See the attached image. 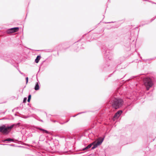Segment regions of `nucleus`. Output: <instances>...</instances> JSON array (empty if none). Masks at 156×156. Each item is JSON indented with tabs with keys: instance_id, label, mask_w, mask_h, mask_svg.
<instances>
[{
	"instance_id": "nucleus-1",
	"label": "nucleus",
	"mask_w": 156,
	"mask_h": 156,
	"mask_svg": "<svg viewBox=\"0 0 156 156\" xmlns=\"http://www.w3.org/2000/svg\"><path fill=\"white\" fill-rule=\"evenodd\" d=\"M112 105L113 107H122L124 103L123 100L121 98H116L112 101Z\"/></svg>"
},
{
	"instance_id": "nucleus-2",
	"label": "nucleus",
	"mask_w": 156,
	"mask_h": 156,
	"mask_svg": "<svg viewBox=\"0 0 156 156\" xmlns=\"http://www.w3.org/2000/svg\"><path fill=\"white\" fill-rule=\"evenodd\" d=\"M144 84L146 87L147 90H148L149 88L153 85V83L151 79L150 78H146L144 80Z\"/></svg>"
},
{
	"instance_id": "nucleus-3",
	"label": "nucleus",
	"mask_w": 156,
	"mask_h": 156,
	"mask_svg": "<svg viewBox=\"0 0 156 156\" xmlns=\"http://www.w3.org/2000/svg\"><path fill=\"white\" fill-rule=\"evenodd\" d=\"M14 125H12L10 126L6 127L5 125L0 126V132L4 134H7L13 128Z\"/></svg>"
},
{
	"instance_id": "nucleus-4",
	"label": "nucleus",
	"mask_w": 156,
	"mask_h": 156,
	"mask_svg": "<svg viewBox=\"0 0 156 156\" xmlns=\"http://www.w3.org/2000/svg\"><path fill=\"white\" fill-rule=\"evenodd\" d=\"M103 139L99 138L97 140V142L94 141L93 143L94 145L92 147V149H93L96 148L98 146L101 144L103 141Z\"/></svg>"
},
{
	"instance_id": "nucleus-5",
	"label": "nucleus",
	"mask_w": 156,
	"mask_h": 156,
	"mask_svg": "<svg viewBox=\"0 0 156 156\" xmlns=\"http://www.w3.org/2000/svg\"><path fill=\"white\" fill-rule=\"evenodd\" d=\"M19 28L18 27H14L8 29L7 32L8 34H10L14 33L17 31L19 30Z\"/></svg>"
},
{
	"instance_id": "nucleus-6",
	"label": "nucleus",
	"mask_w": 156,
	"mask_h": 156,
	"mask_svg": "<svg viewBox=\"0 0 156 156\" xmlns=\"http://www.w3.org/2000/svg\"><path fill=\"white\" fill-rule=\"evenodd\" d=\"M122 111L120 110L117 112L113 118V120H115V119L118 118L120 115L121 114Z\"/></svg>"
},
{
	"instance_id": "nucleus-7",
	"label": "nucleus",
	"mask_w": 156,
	"mask_h": 156,
	"mask_svg": "<svg viewBox=\"0 0 156 156\" xmlns=\"http://www.w3.org/2000/svg\"><path fill=\"white\" fill-rule=\"evenodd\" d=\"M127 98L130 100L132 102L135 100H136V96L134 95H131V96L129 97L127 96Z\"/></svg>"
},
{
	"instance_id": "nucleus-8",
	"label": "nucleus",
	"mask_w": 156,
	"mask_h": 156,
	"mask_svg": "<svg viewBox=\"0 0 156 156\" xmlns=\"http://www.w3.org/2000/svg\"><path fill=\"white\" fill-rule=\"evenodd\" d=\"M40 58L41 56L40 55H38L35 60V62L36 63H38L40 59Z\"/></svg>"
},
{
	"instance_id": "nucleus-9",
	"label": "nucleus",
	"mask_w": 156,
	"mask_h": 156,
	"mask_svg": "<svg viewBox=\"0 0 156 156\" xmlns=\"http://www.w3.org/2000/svg\"><path fill=\"white\" fill-rule=\"evenodd\" d=\"M38 129H39L40 131L42 132L43 133H48L49 132L47 130H45L44 129H42L41 128H38Z\"/></svg>"
},
{
	"instance_id": "nucleus-10",
	"label": "nucleus",
	"mask_w": 156,
	"mask_h": 156,
	"mask_svg": "<svg viewBox=\"0 0 156 156\" xmlns=\"http://www.w3.org/2000/svg\"><path fill=\"white\" fill-rule=\"evenodd\" d=\"M39 89V85L38 83V82H37L36 83L35 86L34 87V89L35 90H38Z\"/></svg>"
},
{
	"instance_id": "nucleus-11",
	"label": "nucleus",
	"mask_w": 156,
	"mask_h": 156,
	"mask_svg": "<svg viewBox=\"0 0 156 156\" xmlns=\"http://www.w3.org/2000/svg\"><path fill=\"white\" fill-rule=\"evenodd\" d=\"M93 145V143L90 144L87 146L86 147L83 149V151L85 150H86L88 149L89 148H90Z\"/></svg>"
},
{
	"instance_id": "nucleus-12",
	"label": "nucleus",
	"mask_w": 156,
	"mask_h": 156,
	"mask_svg": "<svg viewBox=\"0 0 156 156\" xmlns=\"http://www.w3.org/2000/svg\"><path fill=\"white\" fill-rule=\"evenodd\" d=\"M13 140L12 139L8 138L4 140V142L5 141H13Z\"/></svg>"
},
{
	"instance_id": "nucleus-13",
	"label": "nucleus",
	"mask_w": 156,
	"mask_h": 156,
	"mask_svg": "<svg viewBox=\"0 0 156 156\" xmlns=\"http://www.w3.org/2000/svg\"><path fill=\"white\" fill-rule=\"evenodd\" d=\"M27 100V98H24V99H23V102L24 103H25L26 101Z\"/></svg>"
},
{
	"instance_id": "nucleus-14",
	"label": "nucleus",
	"mask_w": 156,
	"mask_h": 156,
	"mask_svg": "<svg viewBox=\"0 0 156 156\" xmlns=\"http://www.w3.org/2000/svg\"><path fill=\"white\" fill-rule=\"evenodd\" d=\"M26 83H28V77H26Z\"/></svg>"
},
{
	"instance_id": "nucleus-15",
	"label": "nucleus",
	"mask_w": 156,
	"mask_h": 156,
	"mask_svg": "<svg viewBox=\"0 0 156 156\" xmlns=\"http://www.w3.org/2000/svg\"><path fill=\"white\" fill-rule=\"evenodd\" d=\"M31 98V95H29L28 96V99H30Z\"/></svg>"
},
{
	"instance_id": "nucleus-16",
	"label": "nucleus",
	"mask_w": 156,
	"mask_h": 156,
	"mask_svg": "<svg viewBox=\"0 0 156 156\" xmlns=\"http://www.w3.org/2000/svg\"><path fill=\"white\" fill-rule=\"evenodd\" d=\"M30 99H28L27 101L29 102L30 101Z\"/></svg>"
},
{
	"instance_id": "nucleus-17",
	"label": "nucleus",
	"mask_w": 156,
	"mask_h": 156,
	"mask_svg": "<svg viewBox=\"0 0 156 156\" xmlns=\"http://www.w3.org/2000/svg\"><path fill=\"white\" fill-rule=\"evenodd\" d=\"M106 58H108L109 59V60H110L111 59L110 58H109V57H108L107 56H106Z\"/></svg>"
},
{
	"instance_id": "nucleus-18",
	"label": "nucleus",
	"mask_w": 156,
	"mask_h": 156,
	"mask_svg": "<svg viewBox=\"0 0 156 156\" xmlns=\"http://www.w3.org/2000/svg\"><path fill=\"white\" fill-rule=\"evenodd\" d=\"M20 73H21V74H23V73H21V72L20 71Z\"/></svg>"
},
{
	"instance_id": "nucleus-19",
	"label": "nucleus",
	"mask_w": 156,
	"mask_h": 156,
	"mask_svg": "<svg viewBox=\"0 0 156 156\" xmlns=\"http://www.w3.org/2000/svg\"><path fill=\"white\" fill-rule=\"evenodd\" d=\"M20 73H21V74H23V73H21V72L20 71Z\"/></svg>"
},
{
	"instance_id": "nucleus-20",
	"label": "nucleus",
	"mask_w": 156,
	"mask_h": 156,
	"mask_svg": "<svg viewBox=\"0 0 156 156\" xmlns=\"http://www.w3.org/2000/svg\"><path fill=\"white\" fill-rule=\"evenodd\" d=\"M135 93H136V92H133V94H135Z\"/></svg>"
}]
</instances>
